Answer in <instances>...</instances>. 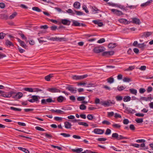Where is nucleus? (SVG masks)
Here are the masks:
<instances>
[{"label":"nucleus","instance_id":"b1692460","mask_svg":"<svg viewBox=\"0 0 153 153\" xmlns=\"http://www.w3.org/2000/svg\"><path fill=\"white\" fill-rule=\"evenodd\" d=\"M5 43L6 45L9 47H10V46H13L14 45L13 43L9 41L8 40H6Z\"/></svg>","mask_w":153,"mask_h":153},{"label":"nucleus","instance_id":"f257e3e1","mask_svg":"<svg viewBox=\"0 0 153 153\" xmlns=\"http://www.w3.org/2000/svg\"><path fill=\"white\" fill-rule=\"evenodd\" d=\"M112 138L117 140L128 139V137H124L121 135H118V134L116 133L112 134Z\"/></svg>","mask_w":153,"mask_h":153},{"label":"nucleus","instance_id":"052dcab7","mask_svg":"<svg viewBox=\"0 0 153 153\" xmlns=\"http://www.w3.org/2000/svg\"><path fill=\"white\" fill-rule=\"evenodd\" d=\"M102 123L103 124H106L107 125H109L111 124V123L109 122L106 120L103 121Z\"/></svg>","mask_w":153,"mask_h":153},{"label":"nucleus","instance_id":"0eeeda50","mask_svg":"<svg viewBox=\"0 0 153 153\" xmlns=\"http://www.w3.org/2000/svg\"><path fill=\"white\" fill-rule=\"evenodd\" d=\"M104 130L100 128H95L93 131L95 134H102L104 133Z\"/></svg>","mask_w":153,"mask_h":153},{"label":"nucleus","instance_id":"c9c22d12","mask_svg":"<svg viewBox=\"0 0 153 153\" xmlns=\"http://www.w3.org/2000/svg\"><path fill=\"white\" fill-rule=\"evenodd\" d=\"M146 46V45L144 43H143L141 44H138L137 47L139 48H143Z\"/></svg>","mask_w":153,"mask_h":153},{"label":"nucleus","instance_id":"c85d7f7f","mask_svg":"<svg viewBox=\"0 0 153 153\" xmlns=\"http://www.w3.org/2000/svg\"><path fill=\"white\" fill-rule=\"evenodd\" d=\"M73 23L72 26H80V23L78 22L77 21L74 20L73 21Z\"/></svg>","mask_w":153,"mask_h":153},{"label":"nucleus","instance_id":"864d4df0","mask_svg":"<svg viewBox=\"0 0 153 153\" xmlns=\"http://www.w3.org/2000/svg\"><path fill=\"white\" fill-rule=\"evenodd\" d=\"M111 130L109 128H107L105 133V134L108 135L111 134Z\"/></svg>","mask_w":153,"mask_h":153},{"label":"nucleus","instance_id":"6ab92c4d","mask_svg":"<svg viewBox=\"0 0 153 153\" xmlns=\"http://www.w3.org/2000/svg\"><path fill=\"white\" fill-rule=\"evenodd\" d=\"M15 93V92L12 91H11L7 92H6V95H9V96L7 97V98H9L12 97V96L13 95H14Z\"/></svg>","mask_w":153,"mask_h":153},{"label":"nucleus","instance_id":"4be33fe9","mask_svg":"<svg viewBox=\"0 0 153 153\" xmlns=\"http://www.w3.org/2000/svg\"><path fill=\"white\" fill-rule=\"evenodd\" d=\"M73 6L74 8L78 9L80 7V4L79 2L76 1L74 4Z\"/></svg>","mask_w":153,"mask_h":153},{"label":"nucleus","instance_id":"aec40b11","mask_svg":"<svg viewBox=\"0 0 153 153\" xmlns=\"http://www.w3.org/2000/svg\"><path fill=\"white\" fill-rule=\"evenodd\" d=\"M126 108V110L128 112V113H134L135 111L134 109H133L131 108H128V107H125Z\"/></svg>","mask_w":153,"mask_h":153},{"label":"nucleus","instance_id":"a19ab883","mask_svg":"<svg viewBox=\"0 0 153 153\" xmlns=\"http://www.w3.org/2000/svg\"><path fill=\"white\" fill-rule=\"evenodd\" d=\"M112 126L113 127L117 128H119L121 127V126L118 124H113Z\"/></svg>","mask_w":153,"mask_h":153},{"label":"nucleus","instance_id":"13d9d810","mask_svg":"<svg viewBox=\"0 0 153 153\" xmlns=\"http://www.w3.org/2000/svg\"><path fill=\"white\" fill-rule=\"evenodd\" d=\"M19 5L20 7L22 8L25 9H27L28 8L27 6L23 4H20Z\"/></svg>","mask_w":153,"mask_h":153},{"label":"nucleus","instance_id":"9b49d317","mask_svg":"<svg viewBox=\"0 0 153 153\" xmlns=\"http://www.w3.org/2000/svg\"><path fill=\"white\" fill-rule=\"evenodd\" d=\"M61 23L64 25H69L71 23V21L66 19H62L61 21Z\"/></svg>","mask_w":153,"mask_h":153},{"label":"nucleus","instance_id":"0e129e2a","mask_svg":"<svg viewBox=\"0 0 153 153\" xmlns=\"http://www.w3.org/2000/svg\"><path fill=\"white\" fill-rule=\"evenodd\" d=\"M97 140L99 141H105L107 140V139L105 138H97Z\"/></svg>","mask_w":153,"mask_h":153},{"label":"nucleus","instance_id":"69168bd1","mask_svg":"<svg viewBox=\"0 0 153 153\" xmlns=\"http://www.w3.org/2000/svg\"><path fill=\"white\" fill-rule=\"evenodd\" d=\"M123 123L124 124L127 125L129 123V121L128 119H125L123 120Z\"/></svg>","mask_w":153,"mask_h":153},{"label":"nucleus","instance_id":"ddd939ff","mask_svg":"<svg viewBox=\"0 0 153 153\" xmlns=\"http://www.w3.org/2000/svg\"><path fill=\"white\" fill-rule=\"evenodd\" d=\"M31 98L33 99L34 102H36L38 103L39 102V99H40V97L36 95H33L31 96Z\"/></svg>","mask_w":153,"mask_h":153},{"label":"nucleus","instance_id":"393cba45","mask_svg":"<svg viewBox=\"0 0 153 153\" xmlns=\"http://www.w3.org/2000/svg\"><path fill=\"white\" fill-rule=\"evenodd\" d=\"M18 148L19 149L24 152L25 153H29V151L25 148L19 147H18Z\"/></svg>","mask_w":153,"mask_h":153},{"label":"nucleus","instance_id":"680f3d73","mask_svg":"<svg viewBox=\"0 0 153 153\" xmlns=\"http://www.w3.org/2000/svg\"><path fill=\"white\" fill-rule=\"evenodd\" d=\"M75 12L77 15H83V13L82 12L75 10Z\"/></svg>","mask_w":153,"mask_h":153},{"label":"nucleus","instance_id":"ea45409f","mask_svg":"<svg viewBox=\"0 0 153 153\" xmlns=\"http://www.w3.org/2000/svg\"><path fill=\"white\" fill-rule=\"evenodd\" d=\"M108 82L110 83H113L114 81V79L113 78L111 77L107 79Z\"/></svg>","mask_w":153,"mask_h":153},{"label":"nucleus","instance_id":"1a4fd4ad","mask_svg":"<svg viewBox=\"0 0 153 153\" xmlns=\"http://www.w3.org/2000/svg\"><path fill=\"white\" fill-rule=\"evenodd\" d=\"M111 11L112 12L118 16H120L123 14V13L122 11L116 9H112L111 10Z\"/></svg>","mask_w":153,"mask_h":153},{"label":"nucleus","instance_id":"774afa93","mask_svg":"<svg viewBox=\"0 0 153 153\" xmlns=\"http://www.w3.org/2000/svg\"><path fill=\"white\" fill-rule=\"evenodd\" d=\"M5 34L3 33H0V39H3L5 36Z\"/></svg>","mask_w":153,"mask_h":153},{"label":"nucleus","instance_id":"bb28decb","mask_svg":"<svg viewBox=\"0 0 153 153\" xmlns=\"http://www.w3.org/2000/svg\"><path fill=\"white\" fill-rule=\"evenodd\" d=\"M17 15V13L15 12L9 17V19H12L15 17Z\"/></svg>","mask_w":153,"mask_h":153},{"label":"nucleus","instance_id":"20e7f679","mask_svg":"<svg viewBox=\"0 0 153 153\" xmlns=\"http://www.w3.org/2000/svg\"><path fill=\"white\" fill-rule=\"evenodd\" d=\"M23 94L21 92H18L16 93L12 96L13 99H20L23 97Z\"/></svg>","mask_w":153,"mask_h":153},{"label":"nucleus","instance_id":"473e14b6","mask_svg":"<svg viewBox=\"0 0 153 153\" xmlns=\"http://www.w3.org/2000/svg\"><path fill=\"white\" fill-rule=\"evenodd\" d=\"M123 81L125 82H129L132 80L131 79L128 77H125L123 79Z\"/></svg>","mask_w":153,"mask_h":153},{"label":"nucleus","instance_id":"5701e85b","mask_svg":"<svg viewBox=\"0 0 153 153\" xmlns=\"http://www.w3.org/2000/svg\"><path fill=\"white\" fill-rule=\"evenodd\" d=\"M53 76V74H50L45 77V79L47 81H49L50 80L51 78Z\"/></svg>","mask_w":153,"mask_h":153},{"label":"nucleus","instance_id":"09e8293b","mask_svg":"<svg viewBox=\"0 0 153 153\" xmlns=\"http://www.w3.org/2000/svg\"><path fill=\"white\" fill-rule=\"evenodd\" d=\"M82 9L83 10L85 11L86 13H88L89 12L88 10V8L86 5H83L82 6Z\"/></svg>","mask_w":153,"mask_h":153},{"label":"nucleus","instance_id":"a18cd8bd","mask_svg":"<svg viewBox=\"0 0 153 153\" xmlns=\"http://www.w3.org/2000/svg\"><path fill=\"white\" fill-rule=\"evenodd\" d=\"M86 106L83 104L79 106V108L82 110H84L86 109Z\"/></svg>","mask_w":153,"mask_h":153},{"label":"nucleus","instance_id":"e2e57ef3","mask_svg":"<svg viewBox=\"0 0 153 153\" xmlns=\"http://www.w3.org/2000/svg\"><path fill=\"white\" fill-rule=\"evenodd\" d=\"M108 116L109 117H110L113 116L114 114V113L112 111L111 112H108Z\"/></svg>","mask_w":153,"mask_h":153},{"label":"nucleus","instance_id":"4c0bfd02","mask_svg":"<svg viewBox=\"0 0 153 153\" xmlns=\"http://www.w3.org/2000/svg\"><path fill=\"white\" fill-rule=\"evenodd\" d=\"M50 36H49L48 38V39L50 40L53 41H58V37H52L50 38V39L49 38Z\"/></svg>","mask_w":153,"mask_h":153},{"label":"nucleus","instance_id":"72a5a7b5","mask_svg":"<svg viewBox=\"0 0 153 153\" xmlns=\"http://www.w3.org/2000/svg\"><path fill=\"white\" fill-rule=\"evenodd\" d=\"M68 40V39L65 37H58V41L61 42L63 41L64 42H67Z\"/></svg>","mask_w":153,"mask_h":153},{"label":"nucleus","instance_id":"4d7b16f0","mask_svg":"<svg viewBox=\"0 0 153 153\" xmlns=\"http://www.w3.org/2000/svg\"><path fill=\"white\" fill-rule=\"evenodd\" d=\"M136 122L138 123H142L143 121V118H138L135 120Z\"/></svg>","mask_w":153,"mask_h":153},{"label":"nucleus","instance_id":"bf43d9fd","mask_svg":"<svg viewBox=\"0 0 153 153\" xmlns=\"http://www.w3.org/2000/svg\"><path fill=\"white\" fill-rule=\"evenodd\" d=\"M130 146H134L136 148H139L140 146V145L137 143H131Z\"/></svg>","mask_w":153,"mask_h":153},{"label":"nucleus","instance_id":"c03bdc74","mask_svg":"<svg viewBox=\"0 0 153 153\" xmlns=\"http://www.w3.org/2000/svg\"><path fill=\"white\" fill-rule=\"evenodd\" d=\"M118 21L120 23L125 24L126 22L127 21V19H119Z\"/></svg>","mask_w":153,"mask_h":153},{"label":"nucleus","instance_id":"f8f14e48","mask_svg":"<svg viewBox=\"0 0 153 153\" xmlns=\"http://www.w3.org/2000/svg\"><path fill=\"white\" fill-rule=\"evenodd\" d=\"M71 150L74 153H81L83 150V149L82 148H76L75 149H71Z\"/></svg>","mask_w":153,"mask_h":153},{"label":"nucleus","instance_id":"de8ad7c7","mask_svg":"<svg viewBox=\"0 0 153 153\" xmlns=\"http://www.w3.org/2000/svg\"><path fill=\"white\" fill-rule=\"evenodd\" d=\"M87 118L88 120H92L94 118L92 114H88L87 116Z\"/></svg>","mask_w":153,"mask_h":153},{"label":"nucleus","instance_id":"f03ea898","mask_svg":"<svg viewBox=\"0 0 153 153\" xmlns=\"http://www.w3.org/2000/svg\"><path fill=\"white\" fill-rule=\"evenodd\" d=\"M105 50V48L103 46H98L95 47L93 49L94 52L96 53L102 52Z\"/></svg>","mask_w":153,"mask_h":153},{"label":"nucleus","instance_id":"cd10ccee","mask_svg":"<svg viewBox=\"0 0 153 153\" xmlns=\"http://www.w3.org/2000/svg\"><path fill=\"white\" fill-rule=\"evenodd\" d=\"M116 46V43H111L108 44V47L109 48H115Z\"/></svg>","mask_w":153,"mask_h":153},{"label":"nucleus","instance_id":"9d476101","mask_svg":"<svg viewBox=\"0 0 153 153\" xmlns=\"http://www.w3.org/2000/svg\"><path fill=\"white\" fill-rule=\"evenodd\" d=\"M132 21H131V23L138 25H139L141 23L140 20L139 19L134 17L132 18Z\"/></svg>","mask_w":153,"mask_h":153},{"label":"nucleus","instance_id":"c756f323","mask_svg":"<svg viewBox=\"0 0 153 153\" xmlns=\"http://www.w3.org/2000/svg\"><path fill=\"white\" fill-rule=\"evenodd\" d=\"M92 8L93 9L92 12L94 13H98V11L102 12V11H100V10L98 9L96 6H94L92 7Z\"/></svg>","mask_w":153,"mask_h":153},{"label":"nucleus","instance_id":"8fccbe9b","mask_svg":"<svg viewBox=\"0 0 153 153\" xmlns=\"http://www.w3.org/2000/svg\"><path fill=\"white\" fill-rule=\"evenodd\" d=\"M85 97H78L77 98V100L79 101H83L85 99Z\"/></svg>","mask_w":153,"mask_h":153},{"label":"nucleus","instance_id":"6e6552de","mask_svg":"<svg viewBox=\"0 0 153 153\" xmlns=\"http://www.w3.org/2000/svg\"><path fill=\"white\" fill-rule=\"evenodd\" d=\"M47 90L52 93L60 92L61 91L56 88H49Z\"/></svg>","mask_w":153,"mask_h":153},{"label":"nucleus","instance_id":"58836bf2","mask_svg":"<svg viewBox=\"0 0 153 153\" xmlns=\"http://www.w3.org/2000/svg\"><path fill=\"white\" fill-rule=\"evenodd\" d=\"M32 9L33 10L38 12H40L41 11V10L40 9L36 7H33Z\"/></svg>","mask_w":153,"mask_h":153},{"label":"nucleus","instance_id":"39448f33","mask_svg":"<svg viewBox=\"0 0 153 153\" xmlns=\"http://www.w3.org/2000/svg\"><path fill=\"white\" fill-rule=\"evenodd\" d=\"M68 86L66 87V89L68 90V91H71L74 93H76V88H74L73 87L72 85H67Z\"/></svg>","mask_w":153,"mask_h":153},{"label":"nucleus","instance_id":"4468645a","mask_svg":"<svg viewBox=\"0 0 153 153\" xmlns=\"http://www.w3.org/2000/svg\"><path fill=\"white\" fill-rule=\"evenodd\" d=\"M152 0H149L145 3L142 4L140 5V6L141 7H146L147 6L149 5H150V4L152 3Z\"/></svg>","mask_w":153,"mask_h":153},{"label":"nucleus","instance_id":"5fc2aeb1","mask_svg":"<svg viewBox=\"0 0 153 153\" xmlns=\"http://www.w3.org/2000/svg\"><path fill=\"white\" fill-rule=\"evenodd\" d=\"M105 41V40L104 38H102V39H100V40H98L97 42L99 43H102L104 42Z\"/></svg>","mask_w":153,"mask_h":153},{"label":"nucleus","instance_id":"603ef678","mask_svg":"<svg viewBox=\"0 0 153 153\" xmlns=\"http://www.w3.org/2000/svg\"><path fill=\"white\" fill-rule=\"evenodd\" d=\"M35 129L37 130L41 131H45V130L44 129H43L39 126H38L36 127Z\"/></svg>","mask_w":153,"mask_h":153},{"label":"nucleus","instance_id":"f704fd0d","mask_svg":"<svg viewBox=\"0 0 153 153\" xmlns=\"http://www.w3.org/2000/svg\"><path fill=\"white\" fill-rule=\"evenodd\" d=\"M10 109L15 111H22L21 109L15 108L13 107H10Z\"/></svg>","mask_w":153,"mask_h":153},{"label":"nucleus","instance_id":"dca6fc26","mask_svg":"<svg viewBox=\"0 0 153 153\" xmlns=\"http://www.w3.org/2000/svg\"><path fill=\"white\" fill-rule=\"evenodd\" d=\"M0 18L1 19L7 20L9 19V16L5 14H0Z\"/></svg>","mask_w":153,"mask_h":153},{"label":"nucleus","instance_id":"6e6d98bb","mask_svg":"<svg viewBox=\"0 0 153 153\" xmlns=\"http://www.w3.org/2000/svg\"><path fill=\"white\" fill-rule=\"evenodd\" d=\"M51 147L54 148H57L58 149L62 151V148L61 147L59 146L52 145H51Z\"/></svg>","mask_w":153,"mask_h":153},{"label":"nucleus","instance_id":"f3484780","mask_svg":"<svg viewBox=\"0 0 153 153\" xmlns=\"http://www.w3.org/2000/svg\"><path fill=\"white\" fill-rule=\"evenodd\" d=\"M65 127L67 129H70L71 128L72 125L69 122L66 121L64 123Z\"/></svg>","mask_w":153,"mask_h":153},{"label":"nucleus","instance_id":"3c124183","mask_svg":"<svg viewBox=\"0 0 153 153\" xmlns=\"http://www.w3.org/2000/svg\"><path fill=\"white\" fill-rule=\"evenodd\" d=\"M45 136L46 138L49 139H51L53 137L52 135H51L50 134H48L47 133H45Z\"/></svg>","mask_w":153,"mask_h":153},{"label":"nucleus","instance_id":"2eb2a0df","mask_svg":"<svg viewBox=\"0 0 153 153\" xmlns=\"http://www.w3.org/2000/svg\"><path fill=\"white\" fill-rule=\"evenodd\" d=\"M152 34L151 32H144L141 36L142 37H145L147 38L150 36Z\"/></svg>","mask_w":153,"mask_h":153},{"label":"nucleus","instance_id":"7ed1b4c3","mask_svg":"<svg viewBox=\"0 0 153 153\" xmlns=\"http://www.w3.org/2000/svg\"><path fill=\"white\" fill-rule=\"evenodd\" d=\"M88 75L87 74H85L83 75H73L72 76V78L73 79L78 80H80L87 77Z\"/></svg>","mask_w":153,"mask_h":153},{"label":"nucleus","instance_id":"79ce46f5","mask_svg":"<svg viewBox=\"0 0 153 153\" xmlns=\"http://www.w3.org/2000/svg\"><path fill=\"white\" fill-rule=\"evenodd\" d=\"M60 134L63 136L64 137H68L71 136V135L70 134L64 133H60Z\"/></svg>","mask_w":153,"mask_h":153},{"label":"nucleus","instance_id":"338daca9","mask_svg":"<svg viewBox=\"0 0 153 153\" xmlns=\"http://www.w3.org/2000/svg\"><path fill=\"white\" fill-rule=\"evenodd\" d=\"M54 120L56 121H62V118L58 117H54Z\"/></svg>","mask_w":153,"mask_h":153},{"label":"nucleus","instance_id":"2f4dec72","mask_svg":"<svg viewBox=\"0 0 153 153\" xmlns=\"http://www.w3.org/2000/svg\"><path fill=\"white\" fill-rule=\"evenodd\" d=\"M23 90L29 92H34L33 88H23Z\"/></svg>","mask_w":153,"mask_h":153},{"label":"nucleus","instance_id":"e433bc0d","mask_svg":"<svg viewBox=\"0 0 153 153\" xmlns=\"http://www.w3.org/2000/svg\"><path fill=\"white\" fill-rule=\"evenodd\" d=\"M78 124L79 125H83L85 127H88V125L85 122H78Z\"/></svg>","mask_w":153,"mask_h":153},{"label":"nucleus","instance_id":"a878e982","mask_svg":"<svg viewBox=\"0 0 153 153\" xmlns=\"http://www.w3.org/2000/svg\"><path fill=\"white\" fill-rule=\"evenodd\" d=\"M130 92L132 94L136 95L137 93V90L134 88H130L129 89Z\"/></svg>","mask_w":153,"mask_h":153},{"label":"nucleus","instance_id":"412c9836","mask_svg":"<svg viewBox=\"0 0 153 153\" xmlns=\"http://www.w3.org/2000/svg\"><path fill=\"white\" fill-rule=\"evenodd\" d=\"M65 99V98L64 97L62 96H60L57 97V100L59 102H62Z\"/></svg>","mask_w":153,"mask_h":153},{"label":"nucleus","instance_id":"a211bd4d","mask_svg":"<svg viewBox=\"0 0 153 153\" xmlns=\"http://www.w3.org/2000/svg\"><path fill=\"white\" fill-rule=\"evenodd\" d=\"M52 112H56L58 113H60V114H65V113L64 111L59 109H57L56 110H55L53 109H52L50 110Z\"/></svg>","mask_w":153,"mask_h":153},{"label":"nucleus","instance_id":"49530a36","mask_svg":"<svg viewBox=\"0 0 153 153\" xmlns=\"http://www.w3.org/2000/svg\"><path fill=\"white\" fill-rule=\"evenodd\" d=\"M116 99L117 101H120L123 100V97L122 96H117L116 97Z\"/></svg>","mask_w":153,"mask_h":153},{"label":"nucleus","instance_id":"37998d69","mask_svg":"<svg viewBox=\"0 0 153 153\" xmlns=\"http://www.w3.org/2000/svg\"><path fill=\"white\" fill-rule=\"evenodd\" d=\"M126 87H124V86H118L117 87V89L118 90L120 91H122L123 90L125 89Z\"/></svg>","mask_w":153,"mask_h":153},{"label":"nucleus","instance_id":"7c9ffc66","mask_svg":"<svg viewBox=\"0 0 153 153\" xmlns=\"http://www.w3.org/2000/svg\"><path fill=\"white\" fill-rule=\"evenodd\" d=\"M131 97L129 96H125L123 98V101L125 102H127L131 100Z\"/></svg>","mask_w":153,"mask_h":153},{"label":"nucleus","instance_id":"423d86ee","mask_svg":"<svg viewBox=\"0 0 153 153\" xmlns=\"http://www.w3.org/2000/svg\"><path fill=\"white\" fill-rule=\"evenodd\" d=\"M114 53V52L113 51H105L103 52L102 55V56L108 57L110 56L113 55Z\"/></svg>","mask_w":153,"mask_h":153}]
</instances>
